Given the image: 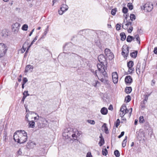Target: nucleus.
Listing matches in <instances>:
<instances>
[{"label": "nucleus", "mask_w": 157, "mask_h": 157, "mask_svg": "<svg viewBox=\"0 0 157 157\" xmlns=\"http://www.w3.org/2000/svg\"><path fill=\"white\" fill-rule=\"evenodd\" d=\"M87 122L91 124L94 125L95 124V122L94 120H88Z\"/></svg>", "instance_id": "45"}, {"label": "nucleus", "mask_w": 157, "mask_h": 157, "mask_svg": "<svg viewBox=\"0 0 157 157\" xmlns=\"http://www.w3.org/2000/svg\"><path fill=\"white\" fill-rule=\"evenodd\" d=\"M126 109V105H125L123 104L121 106L120 109V115L121 117H123L125 114V111Z\"/></svg>", "instance_id": "13"}, {"label": "nucleus", "mask_w": 157, "mask_h": 157, "mask_svg": "<svg viewBox=\"0 0 157 157\" xmlns=\"http://www.w3.org/2000/svg\"><path fill=\"white\" fill-rule=\"evenodd\" d=\"M130 17V19L132 21L136 19V16L134 14H131Z\"/></svg>", "instance_id": "43"}, {"label": "nucleus", "mask_w": 157, "mask_h": 157, "mask_svg": "<svg viewBox=\"0 0 157 157\" xmlns=\"http://www.w3.org/2000/svg\"><path fill=\"white\" fill-rule=\"evenodd\" d=\"M151 93L148 94L147 93H146L144 95V101L147 102V100L148 99V97L150 95Z\"/></svg>", "instance_id": "22"}, {"label": "nucleus", "mask_w": 157, "mask_h": 157, "mask_svg": "<svg viewBox=\"0 0 157 157\" xmlns=\"http://www.w3.org/2000/svg\"><path fill=\"white\" fill-rule=\"evenodd\" d=\"M108 109L109 110H112L113 109V106L112 105H110Z\"/></svg>", "instance_id": "62"}, {"label": "nucleus", "mask_w": 157, "mask_h": 157, "mask_svg": "<svg viewBox=\"0 0 157 157\" xmlns=\"http://www.w3.org/2000/svg\"><path fill=\"white\" fill-rule=\"evenodd\" d=\"M146 63H143L141 66V68H140V63H138L136 68V72L138 75H139L141 72L143 74L145 71V68L146 67Z\"/></svg>", "instance_id": "4"}, {"label": "nucleus", "mask_w": 157, "mask_h": 157, "mask_svg": "<svg viewBox=\"0 0 157 157\" xmlns=\"http://www.w3.org/2000/svg\"><path fill=\"white\" fill-rule=\"evenodd\" d=\"M117 12V9H113L111 11V14L113 15H114Z\"/></svg>", "instance_id": "47"}, {"label": "nucleus", "mask_w": 157, "mask_h": 157, "mask_svg": "<svg viewBox=\"0 0 157 157\" xmlns=\"http://www.w3.org/2000/svg\"><path fill=\"white\" fill-rule=\"evenodd\" d=\"M154 52L155 54H157V47L155 48Z\"/></svg>", "instance_id": "59"}, {"label": "nucleus", "mask_w": 157, "mask_h": 157, "mask_svg": "<svg viewBox=\"0 0 157 157\" xmlns=\"http://www.w3.org/2000/svg\"><path fill=\"white\" fill-rule=\"evenodd\" d=\"M129 25V23H128V21L126 20V21L124 20L123 23L122 28L124 29H127Z\"/></svg>", "instance_id": "16"}, {"label": "nucleus", "mask_w": 157, "mask_h": 157, "mask_svg": "<svg viewBox=\"0 0 157 157\" xmlns=\"http://www.w3.org/2000/svg\"><path fill=\"white\" fill-rule=\"evenodd\" d=\"M71 43H69L66 44L64 46V50L65 51H67V50H69L70 49V48L69 47L71 46Z\"/></svg>", "instance_id": "23"}, {"label": "nucleus", "mask_w": 157, "mask_h": 157, "mask_svg": "<svg viewBox=\"0 0 157 157\" xmlns=\"http://www.w3.org/2000/svg\"><path fill=\"white\" fill-rule=\"evenodd\" d=\"M29 43L25 42L23 44L22 48L21 49V51L22 52V53H23L25 51V50L27 46L29 47Z\"/></svg>", "instance_id": "17"}, {"label": "nucleus", "mask_w": 157, "mask_h": 157, "mask_svg": "<svg viewBox=\"0 0 157 157\" xmlns=\"http://www.w3.org/2000/svg\"><path fill=\"white\" fill-rule=\"evenodd\" d=\"M8 34V33L6 29H4L2 30L1 35L3 37H6L7 36Z\"/></svg>", "instance_id": "20"}, {"label": "nucleus", "mask_w": 157, "mask_h": 157, "mask_svg": "<svg viewBox=\"0 0 157 157\" xmlns=\"http://www.w3.org/2000/svg\"><path fill=\"white\" fill-rule=\"evenodd\" d=\"M28 81V79L26 78H24L23 80L22 83L25 84Z\"/></svg>", "instance_id": "54"}, {"label": "nucleus", "mask_w": 157, "mask_h": 157, "mask_svg": "<svg viewBox=\"0 0 157 157\" xmlns=\"http://www.w3.org/2000/svg\"><path fill=\"white\" fill-rule=\"evenodd\" d=\"M98 59L101 64L104 67L105 69V67L107 64V62L103 54L100 55L98 57Z\"/></svg>", "instance_id": "5"}, {"label": "nucleus", "mask_w": 157, "mask_h": 157, "mask_svg": "<svg viewBox=\"0 0 157 157\" xmlns=\"http://www.w3.org/2000/svg\"><path fill=\"white\" fill-rule=\"evenodd\" d=\"M78 134V132L77 131L76 132H75V133L73 132L71 136L72 137V138H73L74 139H75V138H76L77 137V135L76 134Z\"/></svg>", "instance_id": "36"}, {"label": "nucleus", "mask_w": 157, "mask_h": 157, "mask_svg": "<svg viewBox=\"0 0 157 157\" xmlns=\"http://www.w3.org/2000/svg\"><path fill=\"white\" fill-rule=\"evenodd\" d=\"M28 28V26L27 25L24 24L22 26V29L24 31H27V30Z\"/></svg>", "instance_id": "35"}, {"label": "nucleus", "mask_w": 157, "mask_h": 157, "mask_svg": "<svg viewBox=\"0 0 157 157\" xmlns=\"http://www.w3.org/2000/svg\"><path fill=\"white\" fill-rule=\"evenodd\" d=\"M97 67L98 70H95L94 71L93 70H91V71L93 73L95 76L97 77L98 75L100 74V75L101 74L104 76H107V74L105 71V69L101 64H98Z\"/></svg>", "instance_id": "2"}, {"label": "nucleus", "mask_w": 157, "mask_h": 157, "mask_svg": "<svg viewBox=\"0 0 157 157\" xmlns=\"http://www.w3.org/2000/svg\"><path fill=\"white\" fill-rule=\"evenodd\" d=\"M104 143V138H101L99 142V144L100 146H102Z\"/></svg>", "instance_id": "40"}, {"label": "nucleus", "mask_w": 157, "mask_h": 157, "mask_svg": "<svg viewBox=\"0 0 157 157\" xmlns=\"http://www.w3.org/2000/svg\"><path fill=\"white\" fill-rule=\"evenodd\" d=\"M132 90V88L131 87H127L125 90V92L127 94L130 93Z\"/></svg>", "instance_id": "31"}, {"label": "nucleus", "mask_w": 157, "mask_h": 157, "mask_svg": "<svg viewBox=\"0 0 157 157\" xmlns=\"http://www.w3.org/2000/svg\"><path fill=\"white\" fill-rule=\"evenodd\" d=\"M101 113L103 115H106L108 113L107 109L105 107L101 108L100 111Z\"/></svg>", "instance_id": "19"}, {"label": "nucleus", "mask_w": 157, "mask_h": 157, "mask_svg": "<svg viewBox=\"0 0 157 157\" xmlns=\"http://www.w3.org/2000/svg\"><path fill=\"white\" fill-rule=\"evenodd\" d=\"M133 62L132 61H130L127 63V66L128 68H133Z\"/></svg>", "instance_id": "27"}, {"label": "nucleus", "mask_w": 157, "mask_h": 157, "mask_svg": "<svg viewBox=\"0 0 157 157\" xmlns=\"http://www.w3.org/2000/svg\"><path fill=\"white\" fill-rule=\"evenodd\" d=\"M23 95H25L27 96H29V94L28 93V91H25L23 93Z\"/></svg>", "instance_id": "57"}, {"label": "nucleus", "mask_w": 157, "mask_h": 157, "mask_svg": "<svg viewBox=\"0 0 157 157\" xmlns=\"http://www.w3.org/2000/svg\"><path fill=\"white\" fill-rule=\"evenodd\" d=\"M20 24L17 22L13 24L12 25V31L15 33H17L19 29Z\"/></svg>", "instance_id": "9"}, {"label": "nucleus", "mask_w": 157, "mask_h": 157, "mask_svg": "<svg viewBox=\"0 0 157 157\" xmlns=\"http://www.w3.org/2000/svg\"><path fill=\"white\" fill-rule=\"evenodd\" d=\"M133 27H130L129 29L128 30V31L129 33H131L132 32L133 30Z\"/></svg>", "instance_id": "55"}, {"label": "nucleus", "mask_w": 157, "mask_h": 157, "mask_svg": "<svg viewBox=\"0 0 157 157\" xmlns=\"http://www.w3.org/2000/svg\"><path fill=\"white\" fill-rule=\"evenodd\" d=\"M68 8V7L67 5L63 4L62 5V6L60 8V9L62 11L65 12L67 10Z\"/></svg>", "instance_id": "18"}, {"label": "nucleus", "mask_w": 157, "mask_h": 157, "mask_svg": "<svg viewBox=\"0 0 157 157\" xmlns=\"http://www.w3.org/2000/svg\"><path fill=\"white\" fill-rule=\"evenodd\" d=\"M135 38L133 36L129 35L128 36L126 40L128 42H130L132 40H134Z\"/></svg>", "instance_id": "25"}, {"label": "nucleus", "mask_w": 157, "mask_h": 157, "mask_svg": "<svg viewBox=\"0 0 157 157\" xmlns=\"http://www.w3.org/2000/svg\"><path fill=\"white\" fill-rule=\"evenodd\" d=\"M86 157H92V155L90 152H88L86 155Z\"/></svg>", "instance_id": "56"}, {"label": "nucleus", "mask_w": 157, "mask_h": 157, "mask_svg": "<svg viewBox=\"0 0 157 157\" xmlns=\"http://www.w3.org/2000/svg\"><path fill=\"white\" fill-rule=\"evenodd\" d=\"M114 154L117 157H119L120 156V153L119 151L117 150H116L114 152Z\"/></svg>", "instance_id": "39"}, {"label": "nucleus", "mask_w": 157, "mask_h": 157, "mask_svg": "<svg viewBox=\"0 0 157 157\" xmlns=\"http://www.w3.org/2000/svg\"><path fill=\"white\" fill-rule=\"evenodd\" d=\"M155 84V82L154 80H153L151 81V85L152 86L154 85Z\"/></svg>", "instance_id": "61"}, {"label": "nucleus", "mask_w": 157, "mask_h": 157, "mask_svg": "<svg viewBox=\"0 0 157 157\" xmlns=\"http://www.w3.org/2000/svg\"><path fill=\"white\" fill-rule=\"evenodd\" d=\"M120 36L121 37V40L122 41H124L126 38V36L124 33H120Z\"/></svg>", "instance_id": "30"}, {"label": "nucleus", "mask_w": 157, "mask_h": 157, "mask_svg": "<svg viewBox=\"0 0 157 157\" xmlns=\"http://www.w3.org/2000/svg\"><path fill=\"white\" fill-rule=\"evenodd\" d=\"M135 38L136 39V40L137 41V42H138V43L139 44H140V38L139 36V35H136L135 37Z\"/></svg>", "instance_id": "37"}, {"label": "nucleus", "mask_w": 157, "mask_h": 157, "mask_svg": "<svg viewBox=\"0 0 157 157\" xmlns=\"http://www.w3.org/2000/svg\"><path fill=\"white\" fill-rule=\"evenodd\" d=\"M27 133L24 130H18L14 134V140L16 142L18 143H24L27 140Z\"/></svg>", "instance_id": "1"}, {"label": "nucleus", "mask_w": 157, "mask_h": 157, "mask_svg": "<svg viewBox=\"0 0 157 157\" xmlns=\"http://www.w3.org/2000/svg\"><path fill=\"white\" fill-rule=\"evenodd\" d=\"M48 31V29L47 28V29H45L44 32L43 34V36H45L47 34V33Z\"/></svg>", "instance_id": "53"}, {"label": "nucleus", "mask_w": 157, "mask_h": 157, "mask_svg": "<svg viewBox=\"0 0 157 157\" xmlns=\"http://www.w3.org/2000/svg\"><path fill=\"white\" fill-rule=\"evenodd\" d=\"M134 71V68H128V72L130 74H132L133 73V72Z\"/></svg>", "instance_id": "41"}, {"label": "nucleus", "mask_w": 157, "mask_h": 157, "mask_svg": "<svg viewBox=\"0 0 157 157\" xmlns=\"http://www.w3.org/2000/svg\"><path fill=\"white\" fill-rule=\"evenodd\" d=\"M112 79L113 82L116 84L118 81V76L116 72H113L112 73Z\"/></svg>", "instance_id": "12"}, {"label": "nucleus", "mask_w": 157, "mask_h": 157, "mask_svg": "<svg viewBox=\"0 0 157 157\" xmlns=\"http://www.w3.org/2000/svg\"><path fill=\"white\" fill-rule=\"evenodd\" d=\"M120 121L119 119H117L116 122V126L117 127L120 124Z\"/></svg>", "instance_id": "49"}, {"label": "nucleus", "mask_w": 157, "mask_h": 157, "mask_svg": "<svg viewBox=\"0 0 157 157\" xmlns=\"http://www.w3.org/2000/svg\"><path fill=\"white\" fill-rule=\"evenodd\" d=\"M108 153L107 151L106 148L103 149L102 150V155H106Z\"/></svg>", "instance_id": "44"}, {"label": "nucleus", "mask_w": 157, "mask_h": 157, "mask_svg": "<svg viewBox=\"0 0 157 157\" xmlns=\"http://www.w3.org/2000/svg\"><path fill=\"white\" fill-rule=\"evenodd\" d=\"M127 139V136H125L124 139L123 140L122 144V146L123 147H124L126 146Z\"/></svg>", "instance_id": "33"}, {"label": "nucleus", "mask_w": 157, "mask_h": 157, "mask_svg": "<svg viewBox=\"0 0 157 157\" xmlns=\"http://www.w3.org/2000/svg\"><path fill=\"white\" fill-rule=\"evenodd\" d=\"M127 6L130 10H131L133 9V6L132 5V3H128V4Z\"/></svg>", "instance_id": "38"}, {"label": "nucleus", "mask_w": 157, "mask_h": 157, "mask_svg": "<svg viewBox=\"0 0 157 157\" xmlns=\"http://www.w3.org/2000/svg\"><path fill=\"white\" fill-rule=\"evenodd\" d=\"M102 128L104 130L105 133L107 134L109 133L108 128L106 126V124L105 123L102 126Z\"/></svg>", "instance_id": "21"}, {"label": "nucleus", "mask_w": 157, "mask_h": 157, "mask_svg": "<svg viewBox=\"0 0 157 157\" xmlns=\"http://www.w3.org/2000/svg\"><path fill=\"white\" fill-rule=\"evenodd\" d=\"M33 144V143L32 142L30 143H28L27 144V146L28 148L32 147H31L29 146V145H31Z\"/></svg>", "instance_id": "58"}, {"label": "nucleus", "mask_w": 157, "mask_h": 157, "mask_svg": "<svg viewBox=\"0 0 157 157\" xmlns=\"http://www.w3.org/2000/svg\"><path fill=\"white\" fill-rule=\"evenodd\" d=\"M70 56L74 58L73 64L76 66H78L81 65L83 62V58L78 55L71 53L70 54Z\"/></svg>", "instance_id": "3"}, {"label": "nucleus", "mask_w": 157, "mask_h": 157, "mask_svg": "<svg viewBox=\"0 0 157 157\" xmlns=\"http://www.w3.org/2000/svg\"><path fill=\"white\" fill-rule=\"evenodd\" d=\"M73 132V129L71 128H68L64 130L63 135H66L68 137L70 138Z\"/></svg>", "instance_id": "8"}, {"label": "nucleus", "mask_w": 157, "mask_h": 157, "mask_svg": "<svg viewBox=\"0 0 157 157\" xmlns=\"http://www.w3.org/2000/svg\"><path fill=\"white\" fill-rule=\"evenodd\" d=\"M122 55L124 56L125 54L126 57L128 56L129 53L128 47L126 45H124L122 48Z\"/></svg>", "instance_id": "11"}, {"label": "nucleus", "mask_w": 157, "mask_h": 157, "mask_svg": "<svg viewBox=\"0 0 157 157\" xmlns=\"http://www.w3.org/2000/svg\"><path fill=\"white\" fill-rule=\"evenodd\" d=\"M38 37V36H36V37H35L34 39L33 40L31 43L29 45V47L28 48H27V51L25 53V54L27 53V52L29 50V48L33 44V43L37 40Z\"/></svg>", "instance_id": "24"}, {"label": "nucleus", "mask_w": 157, "mask_h": 157, "mask_svg": "<svg viewBox=\"0 0 157 157\" xmlns=\"http://www.w3.org/2000/svg\"><path fill=\"white\" fill-rule=\"evenodd\" d=\"M26 97H27V95H24L23 97V98H22V101H24Z\"/></svg>", "instance_id": "63"}, {"label": "nucleus", "mask_w": 157, "mask_h": 157, "mask_svg": "<svg viewBox=\"0 0 157 157\" xmlns=\"http://www.w3.org/2000/svg\"><path fill=\"white\" fill-rule=\"evenodd\" d=\"M41 118V117H40L38 115H37V117H34V120L36 121V120H38L40 118Z\"/></svg>", "instance_id": "51"}, {"label": "nucleus", "mask_w": 157, "mask_h": 157, "mask_svg": "<svg viewBox=\"0 0 157 157\" xmlns=\"http://www.w3.org/2000/svg\"><path fill=\"white\" fill-rule=\"evenodd\" d=\"M107 75L106 77H107ZM97 77L98 78V79L100 80L102 82H104V78H103V77H104L105 78L106 77H104L102 74L101 75H100V74H99Z\"/></svg>", "instance_id": "29"}, {"label": "nucleus", "mask_w": 157, "mask_h": 157, "mask_svg": "<svg viewBox=\"0 0 157 157\" xmlns=\"http://www.w3.org/2000/svg\"><path fill=\"white\" fill-rule=\"evenodd\" d=\"M128 11V9L125 7H124L122 9V12L124 13H126Z\"/></svg>", "instance_id": "48"}, {"label": "nucleus", "mask_w": 157, "mask_h": 157, "mask_svg": "<svg viewBox=\"0 0 157 157\" xmlns=\"http://www.w3.org/2000/svg\"><path fill=\"white\" fill-rule=\"evenodd\" d=\"M129 110L127 109L126 106V109L125 111V114L129 112Z\"/></svg>", "instance_id": "64"}, {"label": "nucleus", "mask_w": 157, "mask_h": 157, "mask_svg": "<svg viewBox=\"0 0 157 157\" xmlns=\"http://www.w3.org/2000/svg\"><path fill=\"white\" fill-rule=\"evenodd\" d=\"M64 12H63V11H62V10H59V13L60 14V15H62L63 14V13Z\"/></svg>", "instance_id": "60"}, {"label": "nucleus", "mask_w": 157, "mask_h": 157, "mask_svg": "<svg viewBox=\"0 0 157 157\" xmlns=\"http://www.w3.org/2000/svg\"><path fill=\"white\" fill-rule=\"evenodd\" d=\"M35 113L34 112H29V113H27L25 115V118L26 121H28V117H29V115H32L34 114Z\"/></svg>", "instance_id": "28"}, {"label": "nucleus", "mask_w": 157, "mask_h": 157, "mask_svg": "<svg viewBox=\"0 0 157 157\" xmlns=\"http://www.w3.org/2000/svg\"><path fill=\"white\" fill-rule=\"evenodd\" d=\"M121 27L120 25L119 24H117L116 25V29L117 30H119L120 29Z\"/></svg>", "instance_id": "50"}, {"label": "nucleus", "mask_w": 157, "mask_h": 157, "mask_svg": "<svg viewBox=\"0 0 157 157\" xmlns=\"http://www.w3.org/2000/svg\"><path fill=\"white\" fill-rule=\"evenodd\" d=\"M125 82L126 83H131L132 82V79L130 76H126L125 78Z\"/></svg>", "instance_id": "15"}, {"label": "nucleus", "mask_w": 157, "mask_h": 157, "mask_svg": "<svg viewBox=\"0 0 157 157\" xmlns=\"http://www.w3.org/2000/svg\"><path fill=\"white\" fill-rule=\"evenodd\" d=\"M22 154V152L21 149H19L18 151L17 152V154L18 155H21Z\"/></svg>", "instance_id": "52"}, {"label": "nucleus", "mask_w": 157, "mask_h": 157, "mask_svg": "<svg viewBox=\"0 0 157 157\" xmlns=\"http://www.w3.org/2000/svg\"><path fill=\"white\" fill-rule=\"evenodd\" d=\"M33 68V66L30 65H27L25 68V72L27 73L29 71L32 72V70Z\"/></svg>", "instance_id": "14"}, {"label": "nucleus", "mask_w": 157, "mask_h": 157, "mask_svg": "<svg viewBox=\"0 0 157 157\" xmlns=\"http://www.w3.org/2000/svg\"><path fill=\"white\" fill-rule=\"evenodd\" d=\"M105 55L109 60H111L114 58L113 54L111 52L110 50L106 48L104 51Z\"/></svg>", "instance_id": "7"}, {"label": "nucleus", "mask_w": 157, "mask_h": 157, "mask_svg": "<svg viewBox=\"0 0 157 157\" xmlns=\"http://www.w3.org/2000/svg\"><path fill=\"white\" fill-rule=\"evenodd\" d=\"M137 51H136L134 52L131 53L130 54V55L132 57L135 58L137 56Z\"/></svg>", "instance_id": "32"}, {"label": "nucleus", "mask_w": 157, "mask_h": 157, "mask_svg": "<svg viewBox=\"0 0 157 157\" xmlns=\"http://www.w3.org/2000/svg\"><path fill=\"white\" fill-rule=\"evenodd\" d=\"M35 123L34 121H30L29 123V127L31 128H34L35 127Z\"/></svg>", "instance_id": "26"}, {"label": "nucleus", "mask_w": 157, "mask_h": 157, "mask_svg": "<svg viewBox=\"0 0 157 157\" xmlns=\"http://www.w3.org/2000/svg\"><path fill=\"white\" fill-rule=\"evenodd\" d=\"M7 47L5 44L0 43V57L4 56L6 52Z\"/></svg>", "instance_id": "6"}, {"label": "nucleus", "mask_w": 157, "mask_h": 157, "mask_svg": "<svg viewBox=\"0 0 157 157\" xmlns=\"http://www.w3.org/2000/svg\"><path fill=\"white\" fill-rule=\"evenodd\" d=\"M99 82L98 81L96 80H94L92 82V85L93 86L95 87L97 86V84L99 83Z\"/></svg>", "instance_id": "34"}, {"label": "nucleus", "mask_w": 157, "mask_h": 157, "mask_svg": "<svg viewBox=\"0 0 157 157\" xmlns=\"http://www.w3.org/2000/svg\"><path fill=\"white\" fill-rule=\"evenodd\" d=\"M131 100V98L130 96H127L125 98V100L127 101V102H129Z\"/></svg>", "instance_id": "46"}, {"label": "nucleus", "mask_w": 157, "mask_h": 157, "mask_svg": "<svg viewBox=\"0 0 157 157\" xmlns=\"http://www.w3.org/2000/svg\"><path fill=\"white\" fill-rule=\"evenodd\" d=\"M139 121L140 123H143L144 121V117L143 116H141L139 117Z\"/></svg>", "instance_id": "42"}, {"label": "nucleus", "mask_w": 157, "mask_h": 157, "mask_svg": "<svg viewBox=\"0 0 157 157\" xmlns=\"http://www.w3.org/2000/svg\"><path fill=\"white\" fill-rule=\"evenodd\" d=\"M153 8V6L152 4L147 3L143 6V9L147 12L151 11Z\"/></svg>", "instance_id": "10"}]
</instances>
